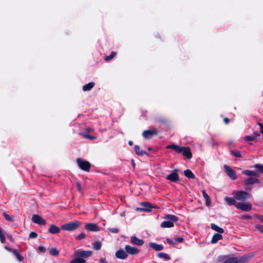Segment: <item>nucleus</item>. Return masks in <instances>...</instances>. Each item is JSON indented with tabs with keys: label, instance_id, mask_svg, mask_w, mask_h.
<instances>
[{
	"label": "nucleus",
	"instance_id": "obj_13",
	"mask_svg": "<svg viewBox=\"0 0 263 263\" xmlns=\"http://www.w3.org/2000/svg\"><path fill=\"white\" fill-rule=\"evenodd\" d=\"M260 181L258 179L254 177H249L244 180V183L246 185H250L255 183H259Z\"/></svg>",
	"mask_w": 263,
	"mask_h": 263
},
{
	"label": "nucleus",
	"instance_id": "obj_48",
	"mask_svg": "<svg viewBox=\"0 0 263 263\" xmlns=\"http://www.w3.org/2000/svg\"><path fill=\"white\" fill-rule=\"evenodd\" d=\"M166 241L170 245H176V243L174 242V241L171 238H167Z\"/></svg>",
	"mask_w": 263,
	"mask_h": 263
},
{
	"label": "nucleus",
	"instance_id": "obj_9",
	"mask_svg": "<svg viewBox=\"0 0 263 263\" xmlns=\"http://www.w3.org/2000/svg\"><path fill=\"white\" fill-rule=\"evenodd\" d=\"M92 251H80L75 253L76 257H80L81 258H88L91 256Z\"/></svg>",
	"mask_w": 263,
	"mask_h": 263
},
{
	"label": "nucleus",
	"instance_id": "obj_12",
	"mask_svg": "<svg viewBox=\"0 0 263 263\" xmlns=\"http://www.w3.org/2000/svg\"><path fill=\"white\" fill-rule=\"evenodd\" d=\"M181 153L188 159H191L192 157V153L189 147H182Z\"/></svg>",
	"mask_w": 263,
	"mask_h": 263
},
{
	"label": "nucleus",
	"instance_id": "obj_29",
	"mask_svg": "<svg viewBox=\"0 0 263 263\" xmlns=\"http://www.w3.org/2000/svg\"><path fill=\"white\" fill-rule=\"evenodd\" d=\"M184 175H185V177H186L189 178L194 179L195 178V176L194 175V174L190 170H186L184 171Z\"/></svg>",
	"mask_w": 263,
	"mask_h": 263
},
{
	"label": "nucleus",
	"instance_id": "obj_3",
	"mask_svg": "<svg viewBox=\"0 0 263 263\" xmlns=\"http://www.w3.org/2000/svg\"><path fill=\"white\" fill-rule=\"evenodd\" d=\"M252 257L251 255H245L239 257H231L227 259L229 263H246Z\"/></svg>",
	"mask_w": 263,
	"mask_h": 263
},
{
	"label": "nucleus",
	"instance_id": "obj_15",
	"mask_svg": "<svg viewBox=\"0 0 263 263\" xmlns=\"http://www.w3.org/2000/svg\"><path fill=\"white\" fill-rule=\"evenodd\" d=\"M166 179L173 182L177 181L179 179L177 170H174L171 174L168 175L167 176Z\"/></svg>",
	"mask_w": 263,
	"mask_h": 263
},
{
	"label": "nucleus",
	"instance_id": "obj_50",
	"mask_svg": "<svg viewBox=\"0 0 263 263\" xmlns=\"http://www.w3.org/2000/svg\"><path fill=\"white\" fill-rule=\"evenodd\" d=\"M157 205H154L152 204L149 203V212L152 210V209H156L157 208Z\"/></svg>",
	"mask_w": 263,
	"mask_h": 263
},
{
	"label": "nucleus",
	"instance_id": "obj_30",
	"mask_svg": "<svg viewBox=\"0 0 263 263\" xmlns=\"http://www.w3.org/2000/svg\"><path fill=\"white\" fill-rule=\"evenodd\" d=\"M85 260L81 258L80 257H77L76 258L72 259L70 263H85Z\"/></svg>",
	"mask_w": 263,
	"mask_h": 263
},
{
	"label": "nucleus",
	"instance_id": "obj_14",
	"mask_svg": "<svg viewBox=\"0 0 263 263\" xmlns=\"http://www.w3.org/2000/svg\"><path fill=\"white\" fill-rule=\"evenodd\" d=\"M116 256L118 258L125 259L127 257V254L123 250L120 249L116 252Z\"/></svg>",
	"mask_w": 263,
	"mask_h": 263
},
{
	"label": "nucleus",
	"instance_id": "obj_52",
	"mask_svg": "<svg viewBox=\"0 0 263 263\" xmlns=\"http://www.w3.org/2000/svg\"><path fill=\"white\" fill-rule=\"evenodd\" d=\"M77 187H78V190L79 192L81 193L82 191H81V184L80 183V182H77Z\"/></svg>",
	"mask_w": 263,
	"mask_h": 263
},
{
	"label": "nucleus",
	"instance_id": "obj_43",
	"mask_svg": "<svg viewBox=\"0 0 263 263\" xmlns=\"http://www.w3.org/2000/svg\"><path fill=\"white\" fill-rule=\"evenodd\" d=\"M85 234L84 233H81L79 234V235L76 237V239L77 240H81V239H82L84 238H85Z\"/></svg>",
	"mask_w": 263,
	"mask_h": 263
},
{
	"label": "nucleus",
	"instance_id": "obj_28",
	"mask_svg": "<svg viewBox=\"0 0 263 263\" xmlns=\"http://www.w3.org/2000/svg\"><path fill=\"white\" fill-rule=\"evenodd\" d=\"M13 253L16 256V258L19 261H22L24 260V257L19 253V252L16 249L13 250Z\"/></svg>",
	"mask_w": 263,
	"mask_h": 263
},
{
	"label": "nucleus",
	"instance_id": "obj_18",
	"mask_svg": "<svg viewBox=\"0 0 263 263\" xmlns=\"http://www.w3.org/2000/svg\"><path fill=\"white\" fill-rule=\"evenodd\" d=\"M149 247L152 248L156 251H160L163 249V246L160 244H157L154 242L149 243Z\"/></svg>",
	"mask_w": 263,
	"mask_h": 263
},
{
	"label": "nucleus",
	"instance_id": "obj_1",
	"mask_svg": "<svg viewBox=\"0 0 263 263\" xmlns=\"http://www.w3.org/2000/svg\"><path fill=\"white\" fill-rule=\"evenodd\" d=\"M165 220L161 223L160 226L163 228H170L174 226V222L178 220V217L174 215L166 214L163 217Z\"/></svg>",
	"mask_w": 263,
	"mask_h": 263
},
{
	"label": "nucleus",
	"instance_id": "obj_42",
	"mask_svg": "<svg viewBox=\"0 0 263 263\" xmlns=\"http://www.w3.org/2000/svg\"><path fill=\"white\" fill-rule=\"evenodd\" d=\"M252 217L250 215H249L248 214H244L240 216L241 219H252Z\"/></svg>",
	"mask_w": 263,
	"mask_h": 263
},
{
	"label": "nucleus",
	"instance_id": "obj_57",
	"mask_svg": "<svg viewBox=\"0 0 263 263\" xmlns=\"http://www.w3.org/2000/svg\"><path fill=\"white\" fill-rule=\"evenodd\" d=\"M128 144L129 145L132 146L133 144V142L132 141H129Z\"/></svg>",
	"mask_w": 263,
	"mask_h": 263
},
{
	"label": "nucleus",
	"instance_id": "obj_34",
	"mask_svg": "<svg viewBox=\"0 0 263 263\" xmlns=\"http://www.w3.org/2000/svg\"><path fill=\"white\" fill-rule=\"evenodd\" d=\"M102 246V244L100 241H97L93 243V247L96 250H100Z\"/></svg>",
	"mask_w": 263,
	"mask_h": 263
},
{
	"label": "nucleus",
	"instance_id": "obj_38",
	"mask_svg": "<svg viewBox=\"0 0 263 263\" xmlns=\"http://www.w3.org/2000/svg\"><path fill=\"white\" fill-rule=\"evenodd\" d=\"M254 167L263 173V164H256Z\"/></svg>",
	"mask_w": 263,
	"mask_h": 263
},
{
	"label": "nucleus",
	"instance_id": "obj_27",
	"mask_svg": "<svg viewBox=\"0 0 263 263\" xmlns=\"http://www.w3.org/2000/svg\"><path fill=\"white\" fill-rule=\"evenodd\" d=\"M225 200L227 201V203L229 205H234L236 206V204H237V202H236L235 200L231 197H226L225 198Z\"/></svg>",
	"mask_w": 263,
	"mask_h": 263
},
{
	"label": "nucleus",
	"instance_id": "obj_25",
	"mask_svg": "<svg viewBox=\"0 0 263 263\" xmlns=\"http://www.w3.org/2000/svg\"><path fill=\"white\" fill-rule=\"evenodd\" d=\"M135 151L136 154L139 156H143L144 154H147L145 151H141L140 147L137 145L135 146Z\"/></svg>",
	"mask_w": 263,
	"mask_h": 263
},
{
	"label": "nucleus",
	"instance_id": "obj_33",
	"mask_svg": "<svg viewBox=\"0 0 263 263\" xmlns=\"http://www.w3.org/2000/svg\"><path fill=\"white\" fill-rule=\"evenodd\" d=\"M117 54L116 52L115 51H112L109 55L106 56L104 58V60L106 61H108L112 59Z\"/></svg>",
	"mask_w": 263,
	"mask_h": 263
},
{
	"label": "nucleus",
	"instance_id": "obj_23",
	"mask_svg": "<svg viewBox=\"0 0 263 263\" xmlns=\"http://www.w3.org/2000/svg\"><path fill=\"white\" fill-rule=\"evenodd\" d=\"M242 173L243 175H246L249 176H255V177H258L259 175L257 174L255 172L246 170L242 172Z\"/></svg>",
	"mask_w": 263,
	"mask_h": 263
},
{
	"label": "nucleus",
	"instance_id": "obj_6",
	"mask_svg": "<svg viewBox=\"0 0 263 263\" xmlns=\"http://www.w3.org/2000/svg\"><path fill=\"white\" fill-rule=\"evenodd\" d=\"M32 221L39 225L44 226L46 224V221L41 216L37 214L33 215L32 217Z\"/></svg>",
	"mask_w": 263,
	"mask_h": 263
},
{
	"label": "nucleus",
	"instance_id": "obj_32",
	"mask_svg": "<svg viewBox=\"0 0 263 263\" xmlns=\"http://www.w3.org/2000/svg\"><path fill=\"white\" fill-rule=\"evenodd\" d=\"M49 253L54 256H57L59 255V251L55 248H51L49 251Z\"/></svg>",
	"mask_w": 263,
	"mask_h": 263
},
{
	"label": "nucleus",
	"instance_id": "obj_47",
	"mask_svg": "<svg viewBox=\"0 0 263 263\" xmlns=\"http://www.w3.org/2000/svg\"><path fill=\"white\" fill-rule=\"evenodd\" d=\"M255 227L256 229H257L260 232L263 233V226L259 225V224H256L255 226Z\"/></svg>",
	"mask_w": 263,
	"mask_h": 263
},
{
	"label": "nucleus",
	"instance_id": "obj_59",
	"mask_svg": "<svg viewBox=\"0 0 263 263\" xmlns=\"http://www.w3.org/2000/svg\"><path fill=\"white\" fill-rule=\"evenodd\" d=\"M86 130L87 132H91L92 130V129L88 128L86 129Z\"/></svg>",
	"mask_w": 263,
	"mask_h": 263
},
{
	"label": "nucleus",
	"instance_id": "obj_7",
	"mask_svg": "<svg viewBox=\"0 0 263 263\" xmlns=\"http://www.w3.org/2000/svg\"><path fill=\"white\" fill-rule=\"evenodd\" d=\"M223 167L227 175L232 180H235L236 179L237 175L235 172L234 170H233L230 167L227 165H224Z\"/></svg>",
	"mask_w": 263,
	"mask_h": 263
},
{
	"label": "nucleus",
	"instance_id": "obj_37",
	"mask_svg": "<svg viewBox=\"0 0 263 263\" xmlns=\"http://www.w3.org/2000/svg\"><path fill=\"white\" fill-rule=\"evenodd\" d=\"M231 153L233 156H234L236 157H241V154L239 151H231Z\"/></svg>",
	"mask_w": 263,
	"mask_h": 263
},
{
	"label": "nucleus",
	"instance_id": "obj_16",
	"mask_svg": "<svg viewBox=\"0 0 263 263\" xmlns=\"http://www.w3.org/2000/svg\"><path fill=\"white\" fill-rule=\"evenodd\" d=\"M140 205L142 207L136 208L135 211L137 212H148V202H141Z\"/></svg>",
	"mask_w": 263,
	"mask_h": 263
},
{
	"label": "nucleus",
	"instance_id": "obj_35",
	"mask_svg": "<svg viewBox=\"0 0 263 263\" xmlns=\"http://www.w3.org/2000/svg\"><path fill=\"white\" fill-rule=\"evenodd\" d=\"M3 216L5 217V219L8 221L12 222L14 221L13 217L12 216H10L6 213H3Z\"/></svg>",
	"mask_w": 263,
	"mask_h": 263
},
{
	"label": "nucleus",
	"instance_id": "obj_4",
	"mask_svg": "<svg viewBox=\"0 0 263 263\" xmlns=\"http://www.w3.org/2000/svg\"><path fill=\"white\" fill-rule=\"evenodd\" d=\"M77 163L79 167L85 172H89L91 167V164L87 161L78 158L77 159Z\"/></svg>",
	"mask_w": 263,
	"mask_h": 263
},
{
	"label": "nucleus",
	"instance_id": "obj_24",
	"mask_svg": "<svg viewBox=\"0 0 263 263\" xmlns=\"http://www.w3.org/2000/svg\"><path fill=\"white\" fill-rule=\"evenodd\" d=\"M211 229L219 233H223L224 232V230L222 228L214 223L211 224Z\"/></svg>",
	"mask_w": 263,
	"mask_h": 263
},
{
	"label": "nucleus",
	"instance_id": "obj_46",
	"mask_svg": "<svg viewBox=\"0 0 263 263\" xmlns=\"http://www.w3.org/2000/svg\"><path fill=\"white\" fill-rule=\"evenodd\" d=\"M254 217L259 219L261 222H263V216L258 214H255Z\"/></svg>",
	"mask_w": 263,
	"mask_h": 263
},
{
	"label": "nucleus",
	"instance_id": "obj_22",
	"mask_svg": "<svg viewBox=\"0 0 263 263\" xmlns=\"http://www.w3.org/2000/svg\"><path fill=\"white\" fill-rule=\"evenodd\" d=\"M221 233H216L215 234L212 238L211 240V243H216L218 240L222 239V236L221 234Z\"/></svg>",
	"mask_w": 263,
	"mask_h": 263
},
{
	"label": "nucleus",
	"instance_id": "obj_60",
	"mask_svg": "<svg viewBox=\"0 0 263 263\" xmlns=\"http://www.w3.org/2000/svg\"><path fill=\"white\" fill-rule=\"evenodd\" d=\"M223 263H229V262L228 261V260H227H227H226L223 262Z\"/></svg>",
	"mask_w": 263,
	"mask_h": 263
},
{
	"label": "nucleus",
	"instance_id": "obj_26",
	"mask_svg": "<svg viewBox=\"0 0 263 263\" xmlns=\"http://www.w3.org/2000/svg\"><path fill=\"white\" fill-rule=\"evenodd\" d=\"M202 196L205 200L206 205H209L211 203V199L209 196L206 194L204 190L202 191Z\"/></svg>",
	"mask_w": 263,
	"mask_h": 263
},
{
	"label": "nucleus",
	"instance_id": "obj_55",
	"mask_svg": "<svg viewBox=\"0 0 263 263\" xmlns=\"http://www.w3.org/2000/svg\"><path fill=\"white\" fill-rule=\"evenodd\" d=\"M7 237L10 240H11V241H13V238L11 235L8 234Z\"/></svg>",
	"mask_w": 263,
	"mask_h": 263
},
{
	"label": "nucleus",
	"instance_id": "obj_53",
	"mask_svg": "<svg viewBox=\"0 0 263 263\" xmlns=\"http://www.w3.org/2000/svg\"><path fill=\"white\" fill-rule=\"evenodd\" d=\"M100 263H108L105 258L102 257L100 259Z\"/></svg>",
	"mask_w": 263,
	"mask_h": 263
},
{
	"label": "nucleus",
	"instance_id": "obj_20",
	"mask_svg": "<svg viewBox=\"0 0 263 263\" xmlns=\"http://www.w3.org/2000/svg\"><path fill=\"white\" fill-rule=\"evenodd\" d=\"M166 148H171L174 150L176 153L178 154L181 153V149H182V146H180L179 145L176 144H170L167 145L166 146Z\"/></svg>",
	"mask_w": 263,
	"mask_h": 263
},
{
	"label": "nucleus",
	"instance_id": "obj_19",
	"mask_svg": "<svg viewBox=\"0 0 263 263\" xmlns=\"http://www.w3.org/2000/svg\"><path fill=\"white\" fill-rule=\"evenodd\" d=\"M48 232L52 234H58L60 232V229L54 224H51L48 229Z\"/></svg>",
	"mask_w": 263,
	"mask_h": 263
},
{
	"label": "nucleus",
	"instance_id": "obj_40",
	"mask_svg": "<svg viewBox=\"0 0 263 263\" xmlns=\"http://www.w3.org/2000/svg\"><path fill=\"white\" fill-rule=\"evenodd\" d=\"M255 139V136H245L244 137V140L246 141H253Z\"/></svg>",
	"mask_w": 263,
	"mask_h": 263
},
{
	"label": "nucleus",
	"instance_id": "obj_56",
	"mask_svg": "<svg viewBox=\"0 0 263 263\" xmlns=\"http://www.w3.org/2000/svg\"><path fill=\"white\" fill-rule=\"evenodd\" d=\"M229 119L227 118L224 119V121L226 124H228L229 122Z\"/></svg>",
	"mask_w": 263,
	"mask_h": 263
},
{
	"label": "nucleus",
	"instance_id": "obj_58",
	"mask_svg": "<svg viewBox=\"0 0 263 263\" xmlns=\"http://www.w3.org/2000/svg\"><path fill=\"white\" fill-rule=\"evenodd\" d=\"M255 135L256 136V137H259L260 136V134L258 133V132H256L254 133Z\"/></svg>",
	"mask_w": 263,
	"mask_h": 263
},
{
	"label": "nucleus",
	"instance_id": "obj_51",
	"mask_svg": "<svg viewBox=\"0 0 263 263\" xmlns=\"http://www.w3.org/2000/svg\"><path fill=\"white\" fill-rule=\"evenodd\" d=\"M184 240L183 238V237H177L176 238H175V241L177 242H181L183 241V240Z\"/></svg>",
	"mask_w": 263,
	"mask_h": 263
},
{
	"label": "nucleus",
	"instance_id": "obj_10",
	"mask_svg": "<svg viewBox=\"0 0 263 263\" xmlns=\"http://www.w3.org/2000/svg\"><path fill=\"white\" fill-rule=\"evenodd\" d=\"M85 228L91 232H98L100 231V228L97 224L88 223L85 224Z\"/></svg>",
	"mask_w": 263,
	"mask_h": 263
},
{
	"label": "nucleus",
	"instance_id": "obj_44",
	"mask_svg": "<svg viewBox=\"0 0 263 263\" xmlns=\"http://www.w3.org/2000/svg\"><path fill=\"white\" fill-rule=\"evenodd\" d=\"M37 233L34 232H31L29 234V238H35L37 237Z\"/></svg>",
	"mask_w": 263,
	"mask_h": 263
},
{
	"label": "nucleus",
	"instance_id": "obj_2",
	"mask_svg": "<svg viewBox=\"0 0 263 263\" xmlns=\"http://www.w3.org/2000/svg\"><path fill=\"white\" fill-rule=\"evenodd\" d=\"M81 224V222L80 221L75 220L62 224L61 229L67 231H73L79 228Z\"/></svg>",
	"mask_w": 263,
	"mask_h": 263
},
{
	"label": "nucleus",
	"instance_id": "obj_5",
	"mask_svg": "<svg viewBox=\"0 0 263 263\" xmlns=\"http://www.w3.org/2000/svg\"><path fill=\"white\" fill-rule=\"evenodd\" d=\"M233 195L235 199L238 200H245L249 198L250 196V194L245 191H234Z\"/></svg>",
	"mask_w": 263,
	"mask_h": 263
},
{
	"label": "nucleus",
	"instance_id": "obj_11",
	"mask_svg": "<svg viewBox=\"0 0 263 263\" xmlns=\"http://www.w3.org/2000/svg\"><path fill=\"white\" fill-rule=\"evenodd\" d=\"M125 249L126 251V253L132 254L135 255L139 253V249L135 247H133L129 245H126L125 247Z\"/></svg>",
	"mask_w": 263,
	"mask_h": 263
},
{
	"label": "nucleus",
	"instance_id": "obj_49",
	"mask_svg": "<svg viewBox=\"0 0 263 263\" xmlns=\"http://www.w3.org/2000/svg\"><path fill=\"white\" fill-rule=\"evenodd\" d=\"M142 135L145 138H148V129L144 130Z\"/></svg>",
	"mask_w": 263,
	"mask_h": 263
},
{
	"label": "nucleus",
	"instance_id": "obj_8",
	"mask_svg": "<svg viewBox=\"0 0 263 263\" xmlns=\"http://www.w3.org/2000/svg\"><path fill=\"white\" fill-rule=\"evenodd\" d=\"M236 208L246 212H249L252 209L251 204L246 203L238 202L236 204Z\"/></svg>",
	"mask_w": 263,
	"mask_h": 263
},
{
	"label": "nucleus",
	"instance_id": "obj_39",
	"mask_svg": "<svg viewBox=\"0 0 263 263\" xmlns=\"http://www.w3.org/2000/svg\"><path fill=\"white\" fill-rule=\"evenodd\" d=\"M108 230L111 233L117 234L119 233V230L116 228H108Z\"/></svg>",
	"mask_w": 263,
	"mask_h": 263
},
{
	"label": "nucleus",
	"instance_id": "obj_21",
	"mask_svg": "<svg viewBox=\"0 0 263 263\" xmlns=\"http://www.w3.org/2000/svg\"><path fill=\"white\" fill-rule=\"evenodd\" d=\"M95 85V83L93 82H89L83 86V90L87 91L90 90Z\"/></svg>",
	"mask_w": 263,
	"mask_h": 263
},
{
	"label": "nucleus",
	"instance_id": "obj_36",
	"mask_svg": "<svg viewBox=\"0 0 263 263\" xmlns=\"http://www.w3.org/2000/svg\"><path fill=\"white\" fill-rule=\"evenodd\" d=\"M80 135H81L82 136H83L84 138H86V139H89L90 140H94L96 139V137H95L93 136H91V135L85 134L84 133H80Z\"/></svg>",
	"mask_w": 263,
	"mask_h": 263
},
{
	"label": "nucleus",
	"instance_id": "obj_41",
	"mask_svg": "<svg viewBox=\"0 0 263 263\" xmlns=\"http://www.w3.org/2000/svg\"><path fill=\"white\" fill-rule=\"evenodd\" d=\"M158 131L156 129H149V137L156 135Z\"/></svg>",
	"mask_w": 263,
	"mask_h": 263
},
{
	"label": "nucleus",
	"instance_id": "obj_31",
	"mask_svg": "<svg viewBox=\"0 0 263 263\" xmlns=\"http://www.w3.org/2000/svg\"><path fill=\"white\" fill-rule=\"evenodd\" d=\"M157 256L161 258H164L166 260H170L171 259L170 257L167 254L163 252L158 253Z\"/></svg>",
	"mask_w": 263,
	"mask_h": 263
},
{
	"label": "nucleus",
	"instance_id": "obj_17",
	"mask_svg": "<svg viewBox=\"0 0 263 263\" xmlns=\"http://www.w3.org/2000/svg\"><path fill=\"white\" fill-rule=\"evenodd\" d=\"M130 242L136 245L141 246L144 243V241L142 239L138 238L135 236L131 237Z\"/></svg>",
	"mask_w": 263,
	"mask_h": 263
},
{
	"label": "nucleus",
	"instance_id": "obj_54",
	"mask_svg": "<svg viewBox=\"0 0 263 263\" xmlns=\"http://www.w3.org/2000/svg\"><path fill=\"white\" fill-rule=\"evenodd\" d=\"M5 248L6 250H7L8 251H12V252H13V249H12V248H10V247H8V246H6V247H5Z\"/></svg>",
	"mask_w": 263,
	"mask_h": 263
},
{
	"label": "nucleus",
	"instance_id": "obj_45",
	"mask_svg": "<svg viewBox=\"0 0 263 263\" xmlns=\"http://www.w3.org/2000/svg\"><path fill=\"white\" fill-rule=\"evenodd\" d=\"M38 251L41 253H45L46 248L43 246H39L38 247Z\"/></svg>",
	"mask_w": 263,
	"mask_h": 263
}]
</instances>
